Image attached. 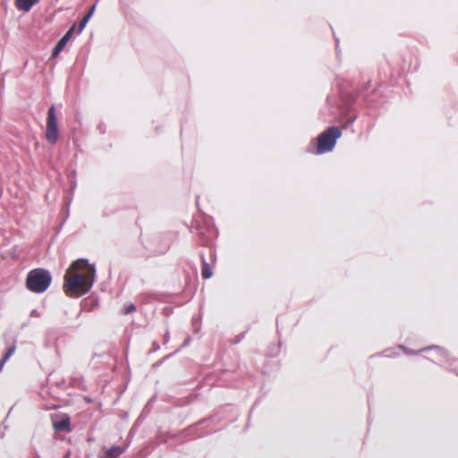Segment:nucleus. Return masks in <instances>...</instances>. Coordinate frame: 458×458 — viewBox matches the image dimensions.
Listing matches in <instances>:
<instances>
[{
  "mask_svg": "<svg viewBox=\"0 0 458 458\" xmlns=\"http://www.w3.org/2000/svg\"><path fill=\"white\" fill-rule=\"evenodd\" d=\"M95 278V267L90 265L87 259H77L66 272L64 291L70 297H80L91 289Z\"/></svg>",
  "mask_w": 458,
  "mask_h": 458,
  "instance_id": "nucleus-1",
  "label": "nucleus"
},
{
  "mask_svg": "<svg viewBox=\"0 0 458 458\" xmlns=\"http://www.w3.org/2000/svg\"><path fill=\"white\" fill-rule=\"evenodd\" d=\"M51 281L49 271L44 268H35L29 272L26 286L32 293H42L49 287Z\"/></svg>",
  "mask_w": 458,
  "mask_h": 458,
  "instance_id": "nucleus-2",
  "label": "nucleus"
},
{
  "mask_svg": "<svg viewBox=\"0 0 458 458\" xmlns=\"http://www.w3.org/2000/svg\"><path fill=\"white\" fill-rule=\"evenodd\" d=\"M341 135L342 132L338 127H329L318 136L316 154L319 155L331 151Z\"/></svg>",
  "mask_w": 458,
  "mask_h": 458,
  "instance_id": "nucleus-3",
  "label": "nucleus"
},
{
  "mask_svg": "<svg viewBox=\"0 0 458 458\" xmlns=\"http://www.w3.org/2000/svg\"><path fill=\"white\" fill-rule=\"evenodd\" d=\"M59 127L55 113V106L52 105L47 111L45 138L47 141L55 145L58 141Z\"/></svg>",
  "mask_w": 458,
  "mask_h": 458,
  "instance_id": "nucleus-4",
  "label": "nucleus"
},
{
  "mask_svg": "<svg viewBox=\"0 0 458 458\" xmlns=\"http://www.w3.org/2000/svg\"><path fill=\"white\" fill-rule=\"evenodd\" d=\"M54 429H69L70 417L65 413L55 414L51 417Z\"/></svg>",
  "mask_w": 458,
  "mask_h": 458,
  "instance_id": "nucleus-5",
  "label": "nucleus"
},
{
  "mask_svg": "<svg viewBox=\"0 0 458 458\" xmlns=\"http://www.w3.org/2000/svg\"><path fill=\"white\" fill-rule=\"evenodd\" d=\"M73 30H74V26L70 28V30L57 42V44L55 45V47L53 50L52 57H56L62 52V50L66 46L67 42L71 39Z\"/></svg>",
  "mask_w": 458,
  "mask_h": 458,
  "instance_id": "nucleus-6",
  "label": "nucleus"
},
{
  "mask_svg": "<svg viewBox=\"0 0 458 458\" xmlns=\"http://www.w3.org/2000/svg\"><path fill=\"white\" fill-rule=\"evenodd\" d=\"M39 0H15V6L18 10L28 13Z\"/></svg>",
  "mask_w": 458,
  "mask_h": 458,
  "instance_id": "nucleus-7",
  "label": "nucleus"
},
{
  "mask_svg": "<svg viewBox=\"0 0 458 458\" xmlns=\"http://www.w3.org/2000/svg\"><path fill=\"white\" fill-rule=\"evenodd\" d=\"M124 447L119 445H113L106 450L102 458H118L124 452Z\"/></svg>",
  "mask_w": 458,
  "mask_h": 458,
  "instance_id": "nucleus-8",
  "label": "nucleus"
},
{
  "mask_svg": "<svg viewBox=\"0 0 458 458\" xmlns=\"http://www.w3.org/2000/svg\"><path fill=\"white\" fill-rule=\"evenodd\" d=\"M212 269L209 264L202 257V268H201V276L204 279H208L212 276Z\"/></svg>",
  "mask_w": 458,
  "mask_h": 458,
  "instance_id": "nucleus-9",
  "label": "nucleus"
},
{
  "mask_svg": "<svg viewBox=\"0 0 458 458\" xmlns=\"http://www.w3.org/2000/svg\"><path fill=\"white\" fill-rule=\"evenodd\" d=\"M15 349H16L15 345H13V346H11L10 348L7 349L6 352L4 353L3 358L1 359L3 360V362H6L12 357V355L15 352Z\"/></svg>",
  "mask_w": 458,
  "mask_h": 458,
  "instance_id": "nucleus-10",
  "label": "nucleus"
},
{
  "mask_svg": "<svg viewBox=\"0 0 458 458\" xmlns=\"http://www.w3.org/2000/svg\"><path fill=\"white\" fill-rule=\"evenodd\" d=\"M95 9H96V4H93L83 18L86 19L87 21H89V19L91 18V16L93 15V13L95 12Z\"/></svg>",
  "mask_w": 458,
  "mask_h": 458,
  "instance_id": "nucleus-11",
  "label": "nucleus"
},
{
  "mask_svg": "<svg viewBox=\"0 0 458 458\" xmlns=\"http://www.w3.org/2000/svg\"><path fill=\"white\" fill-rule=\"evenodd\" d=\"M95 9H96V4H93L83 18L86 19L87 21H89V19L91 18V16L93 15V13L95 12Z\"/></svg>",
  "mask_w": 458,
  "mask_h": 458,
  "instance_id": "nucleus-12",
  "label": "nucleus"
},
{
  "mask_svg": "<svg viewBox=\"0 0 458 458\" xmlns=\"http://www.w3.org/2000/svg\"><path fill=\"white\" fill-rule=\"evenodd\" d=\"M95 9H96V4H93L83 18L86 19L87 21H89V19L91 18V16L93 15V13L95 12Z\"/></svg>",
  "mask_w": 458,
  "mask_h": 458,
  "instance_id": "nucleus-13",
  "label": "nucleus"
},
{
  "mask_svg": "<svg viewBox=\"0 0 458 458\" xmlns=\"http://www.w3.org/2000/svg\"><path fill=\"white\" fill-rule=\"evenodd\" d=\"M135 310L134 304L131 303L125 307L124 314L131 313Z\"/></svg>",
  "mask_w": 458,
  "mask_h": 458,
  "instance_id": "nucleus-14",
  "label": "nucleus"
},
{
  "mask_svg": "<svg viewBox=\"0 0 458 458\" xmlns=\"http://www.w3.org/2000/svg\"><path fill=\"white\" fill-rule=\"evenodd\" d=\"M89 21H87L86 19L82 18L80 24H79V33H81L83 29L85 28L86 24L88 23Z\"/></svg>",
  "mask_w": 458,
  "mask_h": 458,
  "instance_id": "nucleus-15",
  "label": "nucleus"
},
{
  "mask_svg": "<svg viewBox=\"0 0 458 458\" xmlns=\"http://www.w3.org/2000/svg\"><path fill=\"white\" fill-rule=\"evenodd\" d=\"M5 362H3V360H0V372L2 371L4 366Z\"/></svg>",
  "mask_w": 458,
  "mask_h": 458,
  "instance_id": "nucleus-16",
  "label": "nucleus"
}]
</instances>
